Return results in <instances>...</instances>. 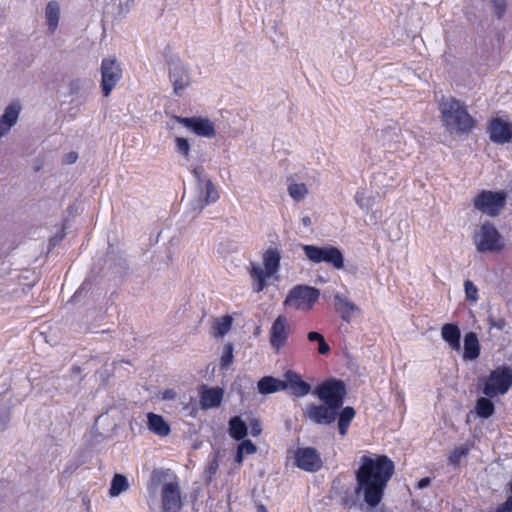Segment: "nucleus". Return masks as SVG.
<instances>
[{"instance_id": "11", "label": "nucleus", "mask_w": 512, "mask_h": 512, "mask_svg": "<svg viewBox=\"0 0 512 512\" xmlns=\"http://www.w3.org/2000/svg\"><path fill=\"white\" fill-rule=\"evenodd\" d=\"M122 68L115 57L104 58L101 62V88L104 97H108L122 79Z\"/></svg>"}, {"instance_id": "45", "label": "nucleus", "mask_w": 512, "mask_h": 512, "mask_svg": "<svg viewBox=\"0 0 512 512\" xmlns=\"http://www.w3.org/2000/svg\"><path fill=\"white\" fill-rule=\"evenodd\" d=\"M430 483H431V479L429 477H424L417 482V488L418 489L426 488L430 485Z\"/></svg>"}, {"instance_id": "18", "label": "nucleus", "mask_w": 512, "mask_h": 512, "mask_svg": "<svg viewBox=\"0 0 512 512\" xmlns=\"http://www.w3.org/2000/svg\"><path fill=\"white\" fill-rule=\"evenodd\" d=\"M284 378L285 380L283 381L286 385V390H288L291 395L300 398L310 393V384L304 381L300 374L294 370H287L284 373Z\"/></svg>"}, {"instance_id": "29", "label": "nucleus", "mask_w": 512, "mask_h": 512, "mask_svg": "<svg viewBox=\"0 0 512 512\" xmlns=\"http://www.w3.org/2000/svg\"><path fill=\"white\" fill-rule=\"evenodd\" d=\"M475 412L481 418L487 419L495 412V406L489 397H480L475 404Z\"/></svg>"}, {"instance_id": "19", "label": "nucleus", "mask_w": 512, "mask_h": 512, "mask_svg": "<svg viewBox=\"0 0 512 512\" xmlns=\"http://www.w3.org/2000/svg\"><path fill=\"white\" fill-rule=\"evenodd\" d=\"M200 404L202 409L218 407L224 396V390L220 387H208L202 384L199 387Z\"/></svg>"}, {"instance_id": "46", "label": "nucleus", "mask_w": 512, "mask_h": 512, "mask_svg": "<svg viewBox=\"0 0 512 512\" xmlns=\"http://www.w3.org/2000/svg\"><path fill=\"white\" fill-rule=\"evenodd\" d=\"M257 512H269L266 506L262 503L256 505Z\"/></svg>"}, {"instance_id": "21", "label": "nucleus", "mask_w": 512, "mask_h": 512, "mask_svg": "<svg viewBox=\"0 0 512 512\" xmlns=\"http://www.w3.org/2000/svg\"><path fill=\"white\" fill-rule=\"evenodd\" d=\"M334 306L341 319L346 322H349L353 314L359 311V308L353 302L340 294L334 296Z\"/></svg>"}, {"instance_id": "13", "label": "nucleus", "mask_w": 512, "mask_h": 512, "mask_svg": "<svg viewBox=\"0 0 512 512\" xmlns=\"http://www.w3.org/2000/svg\"><path fill=\"white\" fill-rule=\"evenodd\" d=\"M182 506L180 485L175 476L174 481L165 483L162 486L161 508L162 512H180Z\"/></svg>"}, {"instance_id": "40", "label": "nucleus", "mask_w": 512, "mask_h": 512, "mask_svg": "<svg viewBox=\"0 0 512 512\" xmlns=\"http://www.w3.org/2000/svg\"><path fill=\"white\" fill-rule=\"evenodd\" d=\"M464 288L468 300L476 301L478 299V289L471 280L464 282Z\"/></svg>"}, {"instance_id": "9", "label": "nucleus", "mask_w": 512, "mask_h": 512, "mask_svg": "<svg viewBox=\"0 0 512 512\" xmlns=\"http://www.w3.org/2000/svg\"><path fill=\"white\" fill-rule=\"evenodd\" d=\"M318 398L334 409H340L346 396V386L342 380L328 379L316 387Z\"/></svg>"}, {"instance_id": "7", "label": "nucleus", "mask_w": 512, "mask_h": 512, "mask_svg": "<svg viewBox=\"0 0 512 512\" xmlns=\"http://www.w3.org/2000/svg\"><path fill=\"white\" fill-rule=\"evenodd\" d=\"M507 195L504 191L482 190L473 199L475 209L491 217L500 215L506 205Z\"/></svg>"}, {"instance_id": "26", "label": "nucleus", "mask_w": 512, "mask_h": 512, "mask_svg": "<svg viewBox=\"0 0 512 512\" xmlns=\"http://www.w3.org/2000/svg\"><path fill=\"white\" fill-rule=\"evenodd\" d=\"M229 435L237 440H243L248 434V427L240 416H234L229 420Z\"/></svg>"}, {"instance_id": "39", "label": "nucleus", "mask_w": 512, "mask_h": 512, "mask_svg": "<svg viewBox=\"0 0 512 512\" xmlns=\"http://www.w3.org/2000/svg\"><path fill=\"white\" fill-rule=\"evenodd\" d=\"M166 472L161 469H154L150 475L149 487L156 488L166 477Z\"/></svg>"}, {"instance_id": "10", "label": "nucleus", "mask_w": 512, "mask_h": 512, "mask_svg": "<svg viewBox=\"0 0 512 512\" xmlns=\"http://www.w3.org/2000/svg\"><path fill=\"white\" fill-rule=\"evenodd\" d=\"M289 454H292L293 465L305 472L315 473L323 467L321 455L314 447H298Z\"/></svg>"}, {"instance_id": "37", "label": "nucleus", "mask_w": 512, "mask_h": 512, "mask_svg": "<svg viewBox=\"0 0 512 512\" xmlns=\"http://www.w3.org/2000/svg\"><path fill=\"white\" fill-rule=\"evenodd\" d=\"M219 199V192L212 183L211 180H207L206 182V191H205V204L214 203Z\"/></svg>"}, {"instance_id": "24", "label": "nucleus", "mask_w": 512, "mask_h": 512, "mask_svg": "<svg viewBox=\"0 0 512 512\" xmlns=\"http://www.w3.org/2000/svg\"><path fill=\"white\" fill-rule=\"evenodd\" d=\"M257 388L260 394L267 395L286 390V385L283 380L273 376H264L258 381Z\"/></svg>"}, {"instance_id": "44", "label": "nucleus", "mask_w": 512, "mask_h": 512, "mask_svg": "<svg viewBox=\"0 0 512 512\" xmlns=\"http://www.w3.org/2000/svg\"><path fill=\"white\" fill-rule=\"evenodd\" d=\"M78 158V155L76 152H69L68 154L65 155V158H64V163L66 164H73L74 162H76Z\"/></svg>"}, {"instance_id": "49", "label": "nucleus", "mask_w": 512, "mask_h": 512, "mask_svg": "<svg viewBox=\"0 0 512 512\" xmlns=\"http://www.w3.org/2000/svg\"><path fill=\"white\" fill-rule=\"evenodd\" d=\"M193 173L195 174V176H196L197 178H199V177H200V172L198 171V168H195V169L193 170Z\"/></svg>"}, {"instance_id": "2", "label": "nucleus", "mask_w": 512, "mask_h": 512, "mask_svg": "<svg viewBox=\"0 0 512 512\" xmlns=\"http://www.w3.org/2000/svg\"><path fill=\"white\" fill-rule=\"evenodd\" d=\"M441 119L445 128L457 134H469L476 127V120L469 114L466 106L450 97L439 104Z\"/></svg>"}, {"instance_id": "48", "label": "nucleus", "mask_w": 512, "mask_h": 512, "mask_svg": "<svg viewBox=\"0 0 512 512\" xmlns=\"http://www.w3.org/2000/svg\"><path fill=\"white\" fill-rule=\"evenodd\" d=\"M303 223H304L305 225L310 224V218H309V217H305V218H303Z\"/></svg>"}, {"instance_id": "33", "label": "nucleus", "mask_w": 512, "mask_h": 512, "mask_svg": "<svg viewBox=\"0 0 512 512\" xmlns=\"http://www.w3.org/2000/svg\"><path fill=\"white\" fill-rule=\"evenodd\" d=\"M307 339L309 342H317L318 343V353L321 355H326L330 352L331 348L329 344L326 342L324 336L316 331H311L307 334Z\"/></svg>"}, {"instance_id": "14", "label": "nucleus", "mask_w": 512, "mask_h": 512, "mask_svg": "<svg viewBox=\"0 0 512 512\" xmlns=\"http://www.w3.org/2000/svg\"><path fill=\"white\" fill-rule=\"evenodd\" d=\"M176 120L178 123L192 130L197 136L206 138H214L216 136L214 123L206 117H177Z\"/></svg>"}, {"instance_id": "17", "label": "nucleus", "mask_w": 512, "mask_h": 512, "mask_svg": "<svg viewBox=\"0 0 512 512\" xmlns=\"http://www.w3.org/2000/svg\"><path fill=\"white\" fill-rule=\"evenodd\" d=\"M488 131L493 143L506 144L512 140V124L502 118H493L490 121Z\"/></svg>"}, {"instance_id": "41", "label": "nucleus", "mask_w": 512, "mask_h": 512, "mask_svg": "<svg viewBox=\"0 0 512 512\" xmlns=\"http://www.w3.org/2000/svg\"><path fill=\"white\" fill-rule=\"evenodd\" d=\"M175 142H176L177 151L181 155L188 157L189 152H190V144H189L188 140L186 138L176 137Z\"/></svg>"}, {"instance_id": "6", "label": "nucleus", "mask_w": 512, "mask_h": 512, "mask_svg": "<svg viewBox=\"0 0 512 512\" xmlns=\"http://www.w3.org/2000/svg\"><path fill=\"white\" fill-rule=\"evenodd\" d=\"M512 386V369L502 365L492 370L488 375L484 386L483 394L489 398L506 394Z\"/></svg>"}, {"instance_id": "34", "label": "nucleus", "mask_w": 512, "mask_h": 512, "mask_svg": "<svg viewBox=\"0 0 512 512\" xmlns=\"http://www.w3.org/2000/svg\"><path fill=\"white\" fill-rule=\"evenodd\" d=\"M469 451L470 448L467 445L456 447L448 457L449 464L454 467H458L460 465L461 459L466 456Z\"/></svg>"}, {"instance_id": "43", "label": "nucleus", "mask_w": 512, "mask_h": 512, "mask_svg": "<svg viewBox=\"0 0 512 512\" xmlns=\"http://www.w3.org/2000/svg\"><path fill=\"white\" fill-rule=\"evenodd\" d=\"M489 325L490 327H495L499 330H502L506 325V321L503 318H499L497 320L490 318Z\"/></svg>"}, {"instance_id": "50", "label": "nucleus", "mask_w": 512, "mask_h": 512, "mask_svg": "<svg viewBox=\"0 0 512 512\" xmlns=\"http://www.w3.org/2000/svg\"><path fill=\"white\" fill-rule=\"evenodd\" d=\"M168 393H169V391H167V392L165 393V396H164L165 398H169V397H170V394H168Z\"/></svg>"}, {"instance_id": "12", "label": "nucleus", "mask_w": 512, "mask_h": 512, "mask_svg": "<svg viewBox=\"0 0 512 512\" xmlns=\"http://www.w3.org/2000/svg\"><path fill=\"white\" fill-rule=\"evenodd\" d=\"M291 325L285 315H278L269 330V343L272 349L279 353L288 343Z\"/></svg>"}, {"instance_id": "23", "label": "nucleus", "mask_w": 512, "mask_h": 512, "mask_svg": "<svg viewBox=\"0 0 512 512\" xmlns=\"http://www.w3.org/2000/svg\"><path fill=\"white\" fill-rule=\"evenodd\" d=\"M441 336L445 342L449 344V346L456 351H459L461 348L460 339L461 332L457 324L447 323L444 324L441 328Z\"/></svg>"}, {"instance_id": "31", "label": "nucleus", "mask_w": 512, "mask_h": 512, "mask_svg": "<svg viewBox=\"0 0 512 512\" xmlns=\"http://www.w3.org/2000/svg\"><path fill=\"white\" fill-rule=\"evenodd\" d=\"M232 322L233 318L230 315L216 318L212 325L213 335L215 337L224 336L231 329Z\"/></svg>"}, {"instance_id": "38", "label": "nucleus", "mask_w": 512, "mask_h": 512, "mask_svg": "<svg viewBox=\"0 0 512 512\" xmlns=\"http://www.w3.org/2000/svg\"><path fill=\"white\" fill-rule=\"evenodd\" d=\"M492 7H493V13L498 18L501 19L506 11H507V0H490Z\"/></svg>"}, {"instance_id": "3", "label": "nucleus", "mask_w": 512, "mask_h": 512, "mask_svg": "<svg viewBox=\"0 0 512 512\" xmlns=\"http://www.w3.org/2000/svg\"><path fill=\"white\" fill-rule=\"evenodd\" d=\"M281 258V251L277 247H269L262 255L263 268L255 263H251L249 274L253 281L255 292L263 291L268 285L267 279L279 272Z\"/></svg>"}, {"instance_id": "36", "label": "nucleus", "mask_w": 512, "mask_h": 512, "mask_svg": "<svg viewBox=\"0 0 512 512\" xmlns=\"http://www.w3.org/2000/svg\"><path fill=\"white\" fill-rule=\"evenodd\" d=\"M234 346L232 343L228 342L224 345L223 352L220 358V367L221 369H228L233 363V355Z\"/></svg>"}, {"instance_id": "28", "label": "nucleus", "mask_w": 512, "mask_h": 512, "mask_svg": "<svg viewBox=\"0 0 512 512\" xmlns=\"http://www.w3.org/2000/svg\"><path fill=\"white\" fill-rule=\"evenodd\" d=\"M355 410L353 407L346 406L342 409L338 418V431L341 436H345L348 432L351 421L355 417Z\"/></svg>"}, {"instance_id": "15", "label": "nucleus", "mask_w": 512, "mask_h": 512, "mask_svg": "<svg viewBox=\"0 0 512 512\" xmlns=\"http://www.w3.org/2000/svg\"><path fill=\"white\" fill-rule=\"evenodd\" d=\"M169 79L173 85L174 94L178 96H180L191 83L188 68L180 61L170 64Z\"/></svg>"}, {"instance_id": "32", "label": "nucleus", "mask_w": 512, "mask_h": 512, "mask_svg": "<svg viewBox=\"0 0 512 512\" xmlns=\"http://www.w3.org/2000/svg\"><path fill=\"white\" fill-rule=\"evenodd\" d=\"M128 488L129 483L126 476L122 474H115L111 481L109 495L112 497H117Z\"/></svg>"}, {"instance_id": "1", "label": "nucleus", "mask_w": 512, "mask_h": 512, "mask_svg": "<svg viewBox=\"0 0 512 512\" xmlns=\"http://www.w3.org/2000/svg\"><path fill=\"white\" fill-rule=\"evenodd\" d=\"M394 474L395 463L386 454L362 455L355 470V492L369 507L375 508L382 501Z\"/></svg>"}, {"instance_id": "4", "label": "nucleus", "mask_w": 512, "mask_h": 512, "mask_svg": "<svg viewBox=\"0 0 512 512\" xmlns=\"http://www.w3.org/2000/svg\"><path fill=\"white\" fill-rule=\"evenodd\" d=\"M320 290L305 284H298L292 287L283 301L286 308L297 311L309 312L319 300Z\"/></svg>"}, {"instance_id": "8", "label": "nucleus", "mask_w": 512, "mask_h": 512, "mask_svg": "<svg viewBox=\"0 0 512 512\" xmlns=\"http://www.w3.org/2000/svg\"><path fill=\"white\" fill-rule=\"evenodd\" d=\"M302 249L305 256L313 263L326 262L335 269H342L344 267V256L340 249L335 246L303 245Z\"/></svg>"}, {"instance_id": "20", "label": "nucleus", "mask_w": 512, "mask_h": 512, "mask_svg": "<svg viewBox=\"0 0 512 512\" xmlns=\"http://www.w3.org/2000/svg\"><path fill=\"white\" fill-rule=\"evenodd\" d=\"M20 105L18 103H11L0 117V139L6 135L11 127L15 125L20 113Z\"/></svg>"}, {"instance_id": "5", "label": "nucleus", "mask_w": 512, "mask_h": 512, "mask_svg": "<svg viewBox=\"0 0 512 512\" xmlns=\"http://www.w3.org/2000/svg\"><path fill=\"white\" fill-rule=\"evenodd\" d=\"M473 242L476 250L481 253H497L502 251L505 247L502 235L489 221H485L479 226V229L473 236Z\"/></svg>"}, {"instance_id": "35", "label": "nucleus", "mask_w": 512, "mask_h": 512, "mask_svg": "<svg viewBox=\"0 0 512 512\" xmlns=\"http://www.w3.org/2000/svg\"><path fill=\"white\" fill-rule=\"evenodd\" d=\"M288 193L295 201H301L308 194V189L304 183H292L288 186Z\"/></svg>"}, {"instance_id": "42", "label": "nucleus", "mask_w": 512, "mask_h": 512, "mask_svg": "<svg viewBox=\"0 0 512 512\" xmlns=\"http://www.w3.org/2000/svg\"><path fill=\"white\" fill-rule=\"evenodd\" d=\"M251 435L258 437L262 433V426L258 419H252L250 421Z\"/></svg>"}, {"instance_id": "16", "label": "nucleus", "mask_w": 512, "mask_h": 512, "mask_svg": "<svg viewBox=\"0 0 512 512\" xmlns=\"http://www.w3.org/2000/svg\"><path fill=\"white\" fill-rule=\"evenodd\" d=\"M338 409H334L327 404L311 403L307 406L305 415L316 424H331L335 421Z\"/></svg>"}, {"instance_id": "25", "label": "nucleus", "mask_w": 512, "mask_h": 512, "mask_svg": "<svg viewBox=\"0 0 512 512\" xmlns=\"http://www.w3.org/2000/svg\"><path fill=\"white\" fill-rule=\"evenodd\" d=\"M480 343L475 332H468L464 336V352L465 360H475L480 355Z\"/></svg>"}, {"instance_id": "22", "label": "nucleus", "mask_w": 512, "mask_h": 512, "mask_svg": "<svg viewBox=\"0 0 512 512\" xmlns=\"http://www.w3.org/2000/svg\"><path fill=\"white\" fill-rule=\"evenodd\" d=\"M147 426L148 429L160 436L165 437L169 435L171 428L167 421L161 416L153 412L147 414Z\"/></svg>"}, {"instance_id": "27", "label": "nucleus", "mask_w": 512, "mask_h": 512, "mask_svg": "<svg viewBox=\"0 0 512 512\" xmlns=\"http://www.w3.org/2000/svg\"><path fill=\"white\" fill-rule=\"evenodd\" d=\"M46 21L48 29L53 34L57 27L60 18V7L57 1H50L47 3L45 10Z\"/></svg>"}, {"instance_id": "47", "label": "nucleus", "mask_w": 512, "mask_h": 512, "mask_svg": "<svg viewBox=\"0 0 512 512\" xmlns=\"http://www.w3.org/2000/svg\"><path fill=\"white\" fill-rule=\"evenodd\" d=\"M217 466H218V465H217V463H216V462H215V463H213V464H211V465H210V471L215 472V471H216V469H217Z\"/></svg>"}, {"instance_id": "30", "label": "nucleus", "mask_w": 512, "mask_h": 512, "mask_svg": "<svg viewBox=\"0 0 512 512\" xmlns=\"http://www.w3.org/2000/svg\"><path fill=\"white\" fill-rule=\"evenodd\" d=\"M241 443L237 446V453L235 456V463L237 465H242L244 455H252L257 452V446L249 439L240 440Z\"/></svg>"}]
</instances>
